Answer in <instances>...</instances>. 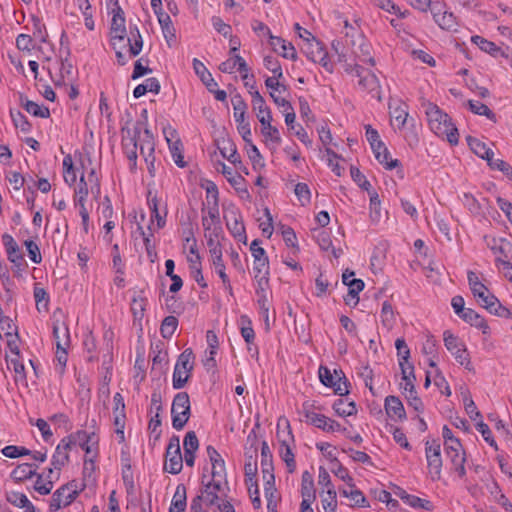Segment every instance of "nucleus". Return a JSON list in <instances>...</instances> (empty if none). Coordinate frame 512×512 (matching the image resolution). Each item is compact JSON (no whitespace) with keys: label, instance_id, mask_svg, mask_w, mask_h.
Here are the masks:
<instances>
[{"label":"nucleus","instance_id":"f257e3e1","mask_svg":"<svg viewBox=\"0 0 512 512\" xmlns=\"http://www.w3.org/2000/svg\"><path fill=\"white\" fill-rule=\"evenodd\" d=\"M426 115L429 127L433 133L439 137H445L452 145L458 144V130L447 113L442 111L436 104L428 103Z\"/></svg>","mask_w":512,"mask_h":512},{"label":"nucleus","instance_id":"f03ea898","mask_svg":"<svg viewBox=\"0 0 512 512\" xmlns=\"http://www.w3.org/2000/svg\"><path fill=\"white\" fill-rule=\"evenodd\" d=\"M205 475L202 477V487L200 493L191 500V512H204L203 505L211 507L218 504L219 493L222 490L220 479H212L204 483Z\"/></svg>","mask_w":512,"mask_h":512},{"label":"nucleus","instance_id":"7ed1b4c3","mask_svg":"<svg viewBox=\"0 0 512 512\" xmlns=\"http://www.w3.org/2000/svg\"><path fill=\"white\" fill-rule=\"evenodd\" d=\"M365 130L367 141L369 142L377 161L384 165L388 170H392L400 166L399 160H389L390 153L385 144L381 141L378 131L369 124L365 125Z\"/></svg>","mask_w":512,"mask_h":512},{"label":"nucleus","instance_id":"20e7f679","mask_svg":"<svg viewBox=\"0 0 512 512\" xmlns=\"http://www.w3.org/2000/svg\"><path fill=\"white\" fill-rule=\"evenodd\" d=\"M171 415L173 428L182 430L191 416L190 398L187 392H179L174 396Z\"/></svg>","mask_w":512,"mask_h":512},{"label":"nucleus","instance_id":"39448f33","mask_svg":"<svg viewBox=\"0 0 512 512\" xmlns=\"http://www.w3.org/2000/svg\"><path fill=\"white\" fill-rule=\"evenodd\" d=\"M335 376L331 373L330 369L324 366L319 368V378L323 385L334 389L335 394L344 396L349 393L350 383L347 380L342 370L339 372L334 370Z\"/></svg>","mask_w":512,"mask_h":512},{"label":"nucleus","instance_id":"423d86ee","mask_svg":"<svg viewBox=\"0 0 512 512\" xmlns=\"http://www.w3.org/2000/svg\"><path fill=\"white\" fill-rule=\"evenodd\" d=\"M183 468V457L180 448V439L178 436L173 435L169 439V443L165 453L164 471L176 475L181 472Z\"/></svg>","mask_w":512,"mask_h":512},{"label":"nucleus","instance_id":"0eeeda50","mask_svg":"<svg viewBox=\"0 0 512 512\" xmlns=\"http://www.w3.org/2000/svg\"><path fill=\"white\" fill-rule=\"evenodd\" d=\"M231 103L234 110V118L237 123V130L245 143H251L250 124L245 120L247 103L240 94L234 95L231 98Z\"/></svg>","mask_w":512,"mask_h":512},{"label":"nucleus","instance_id":"6e6552de","mask_svg":"<svg viewBox=\"0 0 512 512\" xmlns=\"http://www.w3.org/2000/svg\"><path fill=\"white\" fill-rule=\"evenodd\" d=\"M425 456L430 477L433 481L441 479L442 457L441 446L437 440L425 442Z\"/></svg>","mask_w":512,"mask_h":512},{"label":"nucleus","instance_id":"1a4fd4ad","mask_svg":"<svg viewBox=\"0 0 512 512\" xmlns=\"http://www.w3.org/2000/svg\"><path fill=\"white\" fill-rule=\"evenodd\" d=\"M112 8V21L110 26V44L113 49H117V42L123 43L126 39V26H125V17L122 8L120 7L118 1L113 3Z\"/></svg>","mask_w":512,"mask_h":512},{"label":"nucleus","instance_id":"9d476101","mask_svg":"<svg viewBox=\"0 0 512 512\" xmlns=\"http://www.w3.org/2000/svg\"><path fill=\"white\" fill-rule=\"evenodd\" d=\"M79 493L80 491L77 489V484L75 481H71L61 486L53 493L49 505L50 512H55L62 506L71 504L77 498Z\"/></svg>","mask_w":512,"mask_h":512},{"label":"nucleus","instance_id":"9b49d317","mask_svg":"<svg viewBox=\"0 0 512 512\" xmlns=\"http://www.w3.org/2000/svg\"><path fill=\"white\" fill-rule=\"evenodd\" d=\"M143 123L142 121H137L133 127L132 132L130 130L127 131L128 136H123V148L124 152L130 162V170L134 171L137 165V149H138V139L142 133Z\"/></svg>","mask_w":512,"mask_h":512},{"label":"nucleus","instance_id":"f8f14e48","mask_svg":"<svg viewBox=\"0 0 512 512\" xmlns=\"http://www.w3.org/2000/svg\"><path fill=\"white\" fill-rule=\"evenodd\" d=\"M287 432L277 431V438L280 444L279 454L281 459L286 463L289 473H293L296 469L295 456L292 452L290 442H294V436L292 434L288 420H286Z\"/></svg>","mask_w":512,"mask_h":512},{"label":"nucleus","instance_id":"ddd939ff","mask_svg":"<svg viewBox=\"0 0 512 512\" xmlns=\"http://www.w3.org/2000/svg\"><path fill=\"white\" fill-rule=\"evenodd\" d=\"M444 345L450 351L456 361L465 366L466 369L471 370V361L466 346L459 341L458 337L452 334L449 330L444 332Z\"/></svg>","mask_w":512,"mask_h":512},{"label":"nucleus","instance_id":"4468645a","mask_svg":"<svg viewBox=\"0 0 512 512\" xmlns=\"http://www.w3.org/2000/svg\"><path fill=\"white\" fill-rule=\"evenodd\" d=\"M2 242L5 247L8 260L13 264V272L15 276H21L22 271L25 269V264L19 245L14 238L7 233L2 236Z\"/></svg>","mask_w":512,"mask_h":512},{"label":"nucleus","instance_id":"2eb2a0df","mask_svg":"<svg viewBox=\"0 0 512 512\" xmlns=\"http://www.w3.org/2000/svg\"><path fill=\"white\" fill-rule=\"evenodd\" d=\"M357 78H359L358 86L361 90L368 92L372 98L378 101L382 100L381 86L377 76L373 72L363 67L360 73L357 74Z\"/></svg>","mask_w":512,"mask_h":512},{"label":"nucleus","instance_id":"dca6fc26","mask_svg":"<svg viewBox=\"0 0 512 512\" xmlns=\"http://www.w3.org/2000/svg\"><path fill=\"white\" fill-rule=\"evenodd\" d=\"M475 297L490 313L503 318H512V311L504 307L488 289H486L485 294H480V296Z\"/></svg>","mask_w":512,"mask_h":512},{"label":"nucleus","instance_id":"f3484780","mask_svg":"<svg viewBox=\"0 0 512 512\" xmlns=\"http://www.w3.org/2000/svg\"><path fill=\"white\" fill-rule=\"evenodd\" d=\"M226 226L236 239L246 244L247 236L245 232V226L239 211H232L230 213V218H227Z\"/></svg>","mask_w":512,"mask_h":512},{"label":"nucleus","instance_id":"a211bd4d","mask_svg":"<svg viewBox=\"0 0 512 512\" xmlns=\"http://www.w3.org/2000/svg\"><path fill=\"white\" fill-rule=\"evenodd\" d=\"M313 404L305 401L302 405V414L308 424L315 426L318 429L326 432L329 418L323 414L315 413L311 409Z\"/></svg>","mask_w":512,"mask_h":512},{"label":"nucleus","instance_id":"6ab92c4d","mask_svg":"<svg viewBox=\"0 0 512 512\" xmlns=\"http://www.w3.org/2000/svg\"><path fill=\"white\" fill-rule=\"evenodd\" d=\"M384 407L387 416L391 419L398 421L406 419V411L399 397L393 395L387 396L385 398Z\"/></svg>","mask_w":512,"mask_h":512},{"label":"nucleus","instance_id":"aec40b11","mask_svg":"<svg viewBox=\"0 0 512 512\" xmlns=\"http://www.w3.org/2000/svg\"><path fill=\"white\" fill-rule=\"evenodd\" d=\"M270 45L273 50L286 59L295 61L297 59V52L295 47L290 42H286L283 38L270 35Z\"/></svg>","mask_w":512,"mask_h":512},{"label":"nucleus","instance_id":"412c9836","mask_svg":"<svg viewBox=\"0 0 512 512\" xmlns=\"http://www.w3.org/2000/svg\"><path fill=\"white\" fill-rule=\"evenodd\" d=\"M255 293L258 297L257 303L259 306L260 314L263 316L266 324L268 325V313L270 309V304L268 300L267 291L269 289V282L267 281H259L256 282Z\"/></svg>","mask_w":512,"mask_h":512},{"label":"nucleus","instance_id":"4be33fe9","mask_svg":"<svg viewBox=\"0 0 512 512\" xmlns=\"http://www.w3.org/2000/svg\"><path fill=\"white\" fill-rule=\"evenodd\" d=\"M129 46V56L136 57L140 54L143 48V39L137 25L130 23L129 35H126L125 43Z\"/></svg>","mask_w":512,"mask_h":512},{"label":"nucleus","instance_id":"5701e85b","mask_svg":"<svg viewBox=\"0 0 512 512\" xmlns=\"http://www.w3.org/2000/svg\"><path fill=\"white\" fill-rule=\"evenodd\" d=\"M221 172L226 177L227 181L236 189L237 193L242 199L250 200L251 196L247 188H240L239 185L245 181V179L238 175H233L232 168L228 167L225 163H221Z\"/></svg>","mask_w":512,"mask_h":512},{"label":"nucleus","instance_id":"b1692460","mask_svg":"<svg viewBox=\"0 0 512 512\" xmlns=\"http://www.w3.org/2000/svg\"><path fill=\"white\" fill-rule=\"evenodd\" d=\"M53 337L55 339L57 349L69 347L70 333L65 322L60 320L53 321Z\"/></svg>","mask_w":512,"mask_h":512},{"label":"nucleus","instance_id":"393cba45","mask_svg":"<svg viewBox=\"0 0 512 512\" xmlns=\"http://www.w3.org/2000/svg\"><path fill=\"white\" fill-rule=\"evenodd\" d=\"M313 42H315V47L318 49V55H315L314 50H310L306 52L307 57L314 63H319L322 67L331 73L333 71V65L329 61L328 53L325 50L323 44L317 41L315 37H313Z\"/></svg>","mask_w":512,"mask_h":512},{"label":"nucleus","instance_id":"a878e982","mask_svg":"<svg viewBox=\"0 0 512 512\" xmlns=\"http://www.w3.org/2000/svg\"><path fill=\"white\" fill-rule=\"evenodd\" d=\"M20 105L31 115L40 118H49L50 110L46 106H40L34 101L29 100L24 94L19 96Z\"/></svg>","mask_w":512,"mask_h":512},{"label":"nucleus","instance_id":"bb28decb","mask_svg":"<svg viewBox=\"0 0 512 512\" xmlns=\"http://www.w3.org/2000/svg\"><path fill=\"white\" fill-rule=\"evenodd\" d=\"M252 96V105L254 111H256V117L261 122V117L264 119H272L270 108L266 105V102L258 90L250 91Z\"/></svg>","mask_w":512,"mask_h":512},{"label":"nucleus","instance_id":"cd10ccee","mask_svg":"<svg viewBox=\"0 0 512 512\" xmlns=\"http://www.w3.org/2000/svg\"><path fill=\"white\" fill-rule=\"evenodd\" d=\"M187 507V490L182 483L178 484L172 498L169 512H184Z\"/></svg>","mask_w":512,"mask_h":512},{"label":"nucleus","instance_id":"c85d7f7f","mask_svg":"<svg viewBox=\"0 0 512 512\" xmlns=\"http://www.w3.org/2000/svg\"><path fill=\"white\" fill-rule=\"evenodd\" d=\"M38 466L36 464L31 463H22L19 464L12 472H11V478L15 482H24L27 479L32 478L34 475H36V470Z\"/></svg>","mask_w":512,"mask_h":512},{"label":"nucleus","instance_id":"c756f323","mask_svg":"<svg viewBox=\"0 0 512 512\" xmlns=\"http://www.w3.org/2000/svg\"><path fill=\"white\" fill-rule=\"evenodd\" d=\"M301 496L302 501L314 502L316 499L313 476L308 471L302 474Z\"/></svg>","mask_w":512,"mask_h":512},{"label":"nucleus","instance_id":"7c9ffc66","mask_svg":"<svg viewBox=\"0 0 512 512\" xmlns=\"http://www.w3.org/2000/svg\"><path fill=\"white\" fill-rule=\"evenodd\" d=\"M193 68L196 75L199 76L203 84L206 86L207 90L209 89V87H218V84L212 77V74L208 71L205 65L197 58L193 59Z\"/></svg>","mask_w":512,"mask_h":512},{"label":"nucleus","instance_id":"2f4dec72","mask_svg":"<svg viewBox=\"0 0 512 512\" xmlns=\"http://www.w3.org/2000/svg\"><path fill=\"white\" fill-rule=\"evenodd\" d=\"M261 468L262 474L271 480L274 470L273 456L266 441H263L261 445Z\"/></svg>","mask_w":512,"mask_h":512},{"label":"nucleus","instance_id":"473e14b6","mask_svg":"<svg viewBox=\"0 0 512 512\" xmlns=\"http://www.w3.org/2000/svg\"><path fill=\"white\" fill-rule=\"evenodd\" d=\"M221 155L226 158L230 163L237 165L241 164L240 156L237 152L236 145L230 139H223L222 146H218Z\"/></svg>","mask_w":512,"mask_h":512},{"label":"nucleus","instance_id":"72a5a7b5","mask_svg":"<svg viewBox=\"0 0 512 512\" xmlns=\"http://www.w3.org/2000/svg\"><path fill=\"white\" fill-rule=\"evenodd\" d=\"M466 141L470 149L478 157L486 160L488 159L489 156H494V152L489 147H487V145L481 140L472 136H467Z\"/></svg>","mask_w":512,"mask_h":512},{"label":"nucleus","instance_id":"f704fd0d","mask_svg":"<svg viewBox=\"0 0 512 512\" xmlns=\"http://www.w3.org/2000/svg\"><path fill=\"white\" fill-rule=\"evenodd\" d=\"M400 369L402 374V380L404 381V385L402 386L403 391L414 392L416 381L414 366L412 364L404 366V362L401 361Z\"/></svg>","mask_w":512,"mask_h":512},{"label":"nucleus","instance_id":"c9c22d12","mask_svg":"<svg viewBox=\"0 0 512 512\" xmlns=\"http://www.w3.org/2000/svg\"><path fill=\"white\" fill-rule=\"evenodd\" d=\"M195 356L191 348H186L179 356L175 368H180L185 373L190 374L194 368Z\"/></svg>","mask_w":512,"mask_h":512},{"label":"nucleus","instance_id":"e433bc0d","mask_svg":"<svg viewBox=\"0 0 512 512\" xmlns=\"http://www.w3.org/2000/svg\"><path fill=\"white\" fill-rule=\"evenodd\" d=\"M253 272L256 282L260 280L269 282L270 267L268 258L254 260Z\"/></svg>","mask_w":512,"mask_h":512},{"label":"nucleus","instance_id":"4c0bfd02","mask_svg":"<svg viewBox=\"0 0 512 512\" xmlns=\"http://www.w3.org/2000/svg\"><path fill=\"white\" fill-rule=\"evenodd\" d=\"M447 457L450 459L454 471L458 474L460 478H463L466 475L465 469V451H457L452 453H446Z\"/></svg>","mask_w":512,"mask_h":512},{"label":"nucleus","instance_id":"58836bf2","mask_svg":"<svg viewBox=\"0 0 512 512\" xmlns=\"http://www.w3.org/2000/svg\"><path fill=\"white\" fill-rule=\"evenodd\" d=\"M471 41L476 44L482 51L496 57L499 53L501 55H504L503 52H501L500 47H498L494 42L489 41L482 36L475 35L472 36Z\"/></svg>","mask_w":512,"mask_h":512},{"label":"nucleus","instance_id":"ea45409f","mask_svg":"<svg viewBox=\"0 0 512 512\" xmlns=\"http://www.w3.org/2000/svg\"><path fill=\"white\" fill-rule=\"evenodd\" d=\"M494 254L499 255L498 257L509 260V253L512 252V245L506 239H493V244H488Z\"/></svg>","mask_w":512,"mask_h":512},{"label":"nucleus","instance_id":"a19ab883","mask_svg":"<svg viewBox=\"0 0 512 512\" xmlns=\"http://www.w3.org/2000/svg\"><path fill=\"white\" fill-rule=\"evenodd\" d=\"M159 24L161 26L163 35L167 42L169 43L172 40H175V28L171 21L170 16L167 13H163L157 16Z\"/></svg>","mask_w":512,"mask_h":512},{"label":"nucleus","instance_id":"79ce46f5","mask_svg":"<svg viewBox=\"0 0 512 512\" xmlns=\"http://www.w3.org/2000/svg\"><path fill=\"white\" fill-rule=\"evenodd\" d=\"M332 408L335 413L341 417L352 416L357 413V407L354 401L345 404L343 399H338L334 402Z\"/></svg>","mask_w":512,"mask_h":512},{"label":"nucleus","instance_id":"37998d69","mask_svg":"<svg viewBox=\"0 0 512 512\" xmlns=\"http://www.w3.org/2000/svg\"><path fill=\"white\" fill-rule=\"evenodd\" d=\"M316 239L319 247L323 251H328L329 249H331L332 254L335 258H339L340 255L342 254V249H336L332 246L331 236L328 232L319 231V233L316 236Z\"/></svg>","mask_w":512,"mask_h":512},{"label":"nucleus","instance_id":"c03bdc74","mask_svg":"<svg viewBox=\"0 0 512 512\" xmlns=\"http://www.w3.org/2000/svg\"><path fill=\"white\" fill-rule=\"evenodd\" d=\"M390 109L391 121L394 120L396 122L397 128L401 130L406 124L409 115L407 106L405 104H400L393 109L390 107Z\"/></svg>","mask_w":512,"mask_h":512},{"label":"nucleus","instance_id":"a18cd8bd","mask_svg":"<svg viewBox=\"0 0 512 512\" xmlns=\"http://www.w3.org/2000/svg\"><path fill=\"white\" fill-rule=\"evenodd\" d=\"M88 186L84 179V175L80 177V181L78 184L77 189L75 190V197H74V203L76 207H79L80 209L86 208V200L88 196Z\"/></svg>","mask_w":512,"mask_h":512},{"label":"nucleus","instance_id":"49530a36","mask_svg":"<svg viewBox=\"0 0 512 512\" xmlns=\"http://www.w3.org/2000/svg\"><path fill=\"white\" fill-rule=\"evenodd\" d=\"M188 262L190 263V269L193 273V277L198 285L202 288L207 287V283L202 274V265H201V257L197 254V259L192 257H188Z\"/></svg>","mask_w":512,"mask_h":512},{"label":"nucleus","instance_id":"de8ad7c7","mask_svg":"<svg viewBox=\"0 0 512 512\" xmlns=\"http://www.w3.org/2000/svg\"><path fill=\"white\" fill-rule=\"evenodd\" d=\"M178 327V319L169 315L166 316L160 326V333L164 339H170Z\"/></svg>","mask_w":512,"mask_h":512},{"label":"nucleus","instance_id":"09e8293b","mask_svg":"<svg viewBox=\"0 0 512 512\" xmlns=\"http://www.w3.org/2000/svg\"><path fill=\"white\" fill-rule=\"evenodd\" d=\"M271 122L272 119H264V117H261L262 134L265 138L279 144L281 142L279 130L275 126H272Z\"/></svg>","mask_w":512,"mask_h":512},{"label":"nucleus","instance_id":"8fccbe9b","mask_svg":"<svg viewBox=\"0 0 512 512\" xmlns=\"http://www.w3.org/2000/svg\"><path fill=\"white\" fill-rule=\"evenodd\" d=\"M138 230L143 238L145 249L147 252V256L150 258L151 262H154V258L157 257L155 244L152 242L153 233L151 232L150 226L148 227L149 232H145L143 227L138 225Z\"/></svg>","mask_w":512,"mask_h":512},{"label":"nucleus","instance_id":"3c124183","mask_svg":"<svg viewBox=\"0 0 512 512\" xmlns=\"http://www.w3.org/2000/svg\"><path fill=\"white\" fill-rule=\"evenodd\" d=\"M63 169L65 182L70 186L73 185L76 182L77 177L73 165V159L70 154L66 155L63 159Z\"/></svg>","mask_w":512,"mask_h":512},{"label":"nucleus","instance_id":"603ef678","mask_svg":"<svg viewBox=\"0 0 512 512\" xmlns=\"http://www.w3.org/2000/svg\"><path fill=\"white\" fill-rule=\"evenodd\" d=\"M469 109L477 115L486 116L490 120H495V113L484 103L480 101H468Z\"/></svg>","mask_w":512,"mask_h":512},{"label":"nucleus","instance_id":"864d4df0","mask_svg":"<svg viewBox=\"0 0 512 512\" xmlns=\"http://www.w3.org/2000/svg\"><path fill=\"white\" fill-rule=\"evenodd\" d=\"M241 320V335L248 345L253 344L255 339V332L252 327V322L248 316L242 315Z\"/></svg>","mask_w":512,"mask_h":512},{"label":"nucleus","instance_id":"5fc2aeb1","mask_svg":"<svg viewBox=\"0 0 512 512\" xmlns=\"http://www.w3.org/2000/svg\"><path fill=\"white\" fill-rule=\"evenodd\" d=\"M142 132L144 133L143 138L140 137L138 139V141L139 140L141 141L139 149H140V154L145 155V151H155V143H154L153 134L147 127H145L144 123H143Z\"/></svg>","mask_w":512,"mask_h":512},{"label":"nucleus","instance_id":"6e6d98bb","mask_svg":"<svg viewBox=\"0 0 512 512\" xmlns=\"http://www.w3.org/2000/svg\"><path fill=\"white\" fill-rule=\"evenodd\" d=\"M10 116L16 128H19L22 132L25 133H28L31 130L32 126L23 113L11 109Z\"/></svg>","mask_w":512,"mask_h":512},{"label":"nucleus","instance_id":"4d7b16f0","mask_svg":"<svg viewBox=\"0 0 512 512\" xmlns=\"http://www.w3.org/2000/svg\"><path fill=\"white\" fill-rule=\"evenodd\" d=\"M381 321H382V324L388 329H391L395 323V315H394L393 307H392L391 303L388 301H385L382 304Z\"/></svg>","mask_w":512,"mask_h":512},{"label":"nucleus","instance_id":"13d9d810","mask_svg":"<svg viewBox=\"0 0 512 512\" xmlns=\"http://www.w3.org/2000/svg\"><path fill=\"white\" fill-rule=\"evenodd\" d=\"M147 299L142 296H134L131 302V311L135 319H142L145 312Z\"/></svg>","mask_w":512,"mask_h":512},{"label":"nucleus","instance_id":"bf43d9fd","mask_svg":"<svg viewBox=\"0 0 512 512\" xmlns=\"http://www.w3.org/2000/svg\"><path fill=\"white\" fill-rule=\"evenodd\" d=\"M167 141L169 143V149L175 164L180 168H184L186 166V162L184 161V156L182 154V144L180 140H177L173 143H171L169 139H167Z\"/></svg>","mask_w":512,"mask_h":512},{"label":"nucleus","instance_id":"052dcab7","mask_svg":"<svg viewBox=\"0 0 512 512\" xmlns=\"http://www.w3.org/2000/svg\"><path fill=\"white\" fill-rule=\"evenodd\" d=\"M52 466L56 470H61L69 462V454L63 450L59 444L56 446L55 452L52 456Z\"/></svg>","mask_w":512,"mask_h":512},{"label":"nucleus","instance_id":"680f3d73","mask_svg":"<svg viewBox=\"0 0 512 512\" xmlns=\"http://www.w3.org/2000/svg\"><path fill=\"white\" fill-rule=\"evenodd\" d=\"M164 342L158 341L154 345L151 346V351L153 354V365L161 364L163 362L167 363L168 353L164 350Z\"/></svg>","mask_w":512,"mask_h":512},{"label":"nucleus","instance_id":"e2e57ef3","mask_svg":"<svg viewBox=\"0 0 512 512\" xmlns=\"http://www.w3.org/2000/svg\"><path fill=\"white\" fill-rule=\"evenodd\" d=\"M10 362L13 365V370L15 372V383L18 384L19 382H21L25 386H27V376L24 364L20 362L18 358H11Z\"/></svg>","mask_w":512,"mask_h":512},{"label":"nucleus","instance_id":"0e129e2a","mask_svg":"<svg viewBox=\"0 0 512 512\" xmlns=\"http://www.w3.org/2000/svg\"><path fill=\"white\" fill-rule=\"evenodd\" d=\"M327 496L322 497L321 503L325 511H336L337 509V493L334 487H330L326 491Z\"/></svg>","mask_w":512,"mask_h":512},{"label":"nucleus","instance_id":"69168bd1","mask_svg":"<svg viewBox=\"0 0 512 512\" xmlns=\"http://www.w3.org/2000/svg\"><path fill=\"white\" fill-rule=\"evenodd\" d=\"M435 23L443 30H452L456 27V17L452 12L445 11Z\"/></svg>","mask_w":512,"mask_h":512},{"label":"nucleus","instance_id":"338daca9","mask_svg":"<svg viewBox=\"0 0 512 512\" xmlns=\"http://www.w3.org/2000/svg\"><path fill=\"white\" fill-rule=\"evenodd\" d=\"M2 454L8 458H18L31 454V451L23 446L8 445L1 450Z\"/></svg>","mask_w":512,"mask_h":512},{"label":"nucleus","instance_id":"774afa93","mask_svg":"<svg viewBox=\"0 0 512 512\" xmlns=\"http://www.w3.org/2000/svg\"><path fill=\"white\" fill-rule=\"evenodd\" d=\"M350 174L354 182H356L361 189L369 192V190L371 189V184L366 179L365 175L357 167L351 166Z\"/></svg>","mask_w":512,"mask_h":512}]
</instances>
